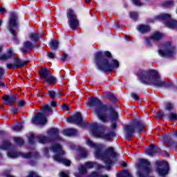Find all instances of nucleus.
Segmentation results:
<instances>
[{"label":"nucleus","instance_id":"ea45409f","mask_svg":"<svg viewBox=\"0 0 177 177\" xmlns=\"http://www.w3.org/2000/svg\"><path fill=\"white\" fill-rule=\"evenodd\" d=\"M6 67L8 70H15L16 68V66H15V64H6Z\"/></svg>","mask_w":177,"mask_h":177},{"label":"nucleus","instance_id":"c9c22d12","mask_svg":"<svg viewBox=\"0 0 177 177\" xmlns=\"http://www.w3.org/2000/svg\"><path fill=\"white\" fill-rule=\"evenodd\" d=\"M89 177H109L106 174H103V175H99L96 172H93L91 173V174L89 176Z\"/></svg>","mask_w":177,"mask_h":177},{"label":"nucleus","instance_id":"4be33fe9","mask_svg":"<svg viewBox=\"0 0 177 177\" xmlns=\"http://www.w3.org/2000/svg\"><path fill=\"white\" fill-rule=\"evenodd\" d=\"M13 56V52L12 50H8L6 53L0 55V60L2 62H6L9 59H12Z\"/></svg>","mask_w":177,"mask_h":177},{"label":"nucleus","instance_id":"6ab92c4d","mask_svg":"<svg viewBox=\"0 0 177 177\" xmlns=\"http://www.w3.org/2000/svg\"><path fill=\"white\" fill-rule=\"evenodd\" d=\"M28 38L32 42H37L41 38V35L31 32L28 34Z\"/></svg>","mask_w":177,"mask_h":177},{"label":"nucleus","instance_id":"4c0bfd02","mask_svg":"<svg viewBox=\"0 0 177 177\" xmlns=\"http://www.w3.org/2000/svg\"><path fill=\"white\" fill-rule=\"evenodd\" d=\"M15 143H17V145H21L24 143V140H23L20 138H15Z\"/></svg>","mask_w":177,"mask_h":177},{"label":"nucleus","instance_id":"3c124183","mask_svg":"<svg viewBox=\"0 0 177 177\" xmlns=\"http://www.w3.org/2000/svg\"><path fill=\"white\" fill-rule=\"evenodd\" d=\"M3 74H5V71H3V68H0V80L3 77Z\"/></svg>","mask_w":177,"mask_h":177},{"label":"nucleus","instance_id":"052dcab7","mask_svg":"<svg viewBox=\"0 0 177 177\" xmlns=\"http://www.w3.org/2000/svg\"><path fill=\"white\" fill-rule=\"evenodd\" d=\"M87 156H88V153H86V152L83 153L82 154V157H84V158L86 157Z\"/></svg>","mask_w":177,"mask_h":177},{"label":"nucleus","instance_id":"2f4dec72","mask_svg":"<svg viewBox=\"0 0 177 177\" xmlns=\"http://www.w3.org/2000/svg\"><path fill=\"white\" fill-rule=\"evenodd\" d=\"M8 157H10V158H17V157H19V154L15 151H10L7 153Z\"/></svg>","mask_w":177,"mask_h":177},{"label":"nucleus","instance_id":"e2e57ef3","mask_svg":"<svg viewBox=\"0 0 177 177\" xmlns=\"http://www.w3.org/2000/svg\"><path fill=\"white\" fill-rule=\"evenodd\" d=\"M3 86H5V84L3 82H0V87L3 88Z\"/></svg>","mask_w":177,"mask_h":177},{"label":"nucleus","instance_id":"b1692460","mask_svg":"<svg viewBox=\"0 0 177 177\" xmlns=\"http://www.w3.org/2000/svg\"><path fill=\"white\" fill-rule=\"evenodd\" d=\"M76 133H77V131L75 129H67L63 131L64 136H71L72 135H76Z\"/></svg>","mask_w":177,"mask_h":177},{"label":"nucleus","instance_id":"5fc2aeb1","mask_svg":"<svg viewBox=\"0 0 177 177\" xmlns=\"http://www.w3.org/2000/svg\"><path fill=\"white\" fill-rule=\"evenodd\" d=\"M104 55H105V56H107V57H110L111 56V53L106 51L104 53Z\"/></svg>","mask_w":177,"mask_h":177},{"label":"nucleus","instance_id":"f257e3e1","mask_svg":"<svg viewBox=\"0 0 177 177\" xmlns=\"http://www.w3.org/2000/svg\"><path fill=\"white\" fill-rule=\"evenodd\" d=\"M87 106L94 107L93 113L97 115L98 120L102 122H108L111 121V128H117V121L118 120V113L113 108L107 109V105L103 104L99 99L96 97L91 98L86 102Z\"/></svg>","mask_w":177,"mask_h":177},{"label":"nucleus","instance_id":"dca6fc26","mask_svg":"<svg viewBox=\"0 0 177 177\" xmlns=\"http://www.w3.org/2000/svg\"><path fill=\"white\" fill-rule=\"evenodd\" d=\"M160 151V148L157 146H154L153 145H151L149 148L145 149V153L147 156H153V154H156Z\"/></svg>","mask_w":177,"mask_h":177},{"label":"nucleus","instance_id":"13d9d810","mask_svg":"<svg viewBox=\"0 0 177 177\" xmlns=\"http://www.w3.org/2000/svg\"><path fill=\"white\" fill-rule=\"evenodd\" d=\"M51 106L52 107H56L57 106V103L55 101L51 102Z\"/></svg>","mask_w":177,"mask_h":177},{"label":"nucleus","instance_id":"774afa93","mask_svg":"<svg viewBox=\"0 0 177 177\" xmlns=\"http://www.w3.org/2000/svg\"><path fill=\"white\" fill-rule=\"evenodd\" d=\"M174 136H176V138H177V131H176V132L174 133Z\"/></svg>","mask_w":177,"mask_h":177},{"label":"nucleus","instance_id":"bf43d9fd","mask_svg":"<svg viewBox=\"0 0 177 177\" xmlns=\"http://www.w3.org/2000/svg\"><path fill=\"white\" fill-rule=\"evenodd\" d=\"M158 117L159 118H164V113H158Z\"/></svg>","mask_w":177,"mask_h":177},{"label":"nucleus","instance_id":"473e14b6","mask_svg":"<svg viewBox=\"0 0 177 177\" xmlns=\"http://www.w3.org/2000/svg\"><path fill=\"white\" fill-rule=\"evenodd\" d=\"M9 146H10V142L9 141H5L3 144L0 147V149H1V150H6Z\"/></svg>","mask_w":177,"mask_h":177},{"label":"nucleus","instance_id":"49530a36","mask_svg":"<svg viewBox=\"0 0 177 177\" xmlns=\"http://www.w3.org/2000/svg\"><path fill=\"white\" fill-rule=\"evenodd\" d=\"M56 55H55V53H48V57H49V59H55Z\"/></svg>","mask_w":177,"mask_h":177},{"label":"nucleus","instance_id":"c03bdc74","mask_svg":"<svg viewBox=\"0 0 177 177\" xmlns=\"http://www.w3.org/2000/svg\"><path fill=\"white\" fill-rule=\"evenodd\" d=\"M131 97H133L134 99V100H138L139 95L137 93H131Z\"/></svg>","mask_w":177,"mask_h":177},{"label":"nucleus","instance_id":"c756f323","mask_svg":"<svg viewBox=\"0 0 177 177\" xmlns=\"http://www.w3.org/2000/svg\"><path fill=\"white\" fill-rule=\"evenodd\" d=\"M48 135H50V136H56V135L59 133V129L53 128L50 129L48 131Z\"/></svg>","mask_w":177,"mask_h":177},{"label":"nucleus","instance_id":"f704fd0d","mask_svg":"<svg viewBox=\"0 0 177 177\" xmlns=\"http://www.w3.org/2000/svg\"><path fill=\"white\" fill-rule=\"evenodd\" d=\"M19 109H23L26 106V102L24 100H19L17 102Z\"/></svg>","mask_w":177,"mask_h":177},{"label":"nucleus","instance_id":"864d4df0","mask_svg":"<svg viewBox=\"0 0 177 177\" xmlns=\"http://www.w3.org/2000/svg\"><path fill=\"white\" fill-rule=\"evenodd\" d=\"M12 114H16V113H19V109L13 108L12 109Z\"/></svg>","mask_w":177,"mask_h":177},{"label":"nucleus","instance_id":"0e129e2a","mask_svg":"<svg viewBox=\"0 0 177 177\" xmlns=\"http://www.w3.org/2000/svg\"><path fill=\"white\" fill-rule=\"evenodd\" d=\"M109 99H113V95L110 94V95H109Z\"/></svg>","mask_w":177,"mask_h":177},{"label":"nucleus","instance_id":"a878e982","mask_svg":"<svg viewBox=\"0 0 177 177\" xmlns=\"http://www.w3.org/2000/svg\"><path fill=\"white\" fill-rule=\"evenodd\" d=\"M165 24L169 28H177V21L171 19L167 21Z\"/></svg>","mask_w":177,"mask_h":177},{"label":"nucleus","instance_id":"a18cd8bd","mask_svg":"<svg viewBox=\"0 0 177 177\" xmlns=\"http://www.w3.org/2000/svg\"><path fill=\"white\" fill-rule=\"evenodd\" d=\"M14 129H15V131H20L21 129H23V125L22 124H18V125L15 127Z\"/></svg>","mask_w":177,"mask_h":177},{"label":"nucleus","instance_id":"6e6552de","mask_svg":"<svg viewBox=\"0 0 177 177\" xmlns=\"http://www.w3.org/2000/svg\"><path fill=\"white\" fill-rule=\"evenodd\" d=\"M106 127H100L99 124H94L93 125L92 133L95 138H101L105 140H110L111 136L109 133H105Z\"/></svg>","mask_w":177,"mask_h":177},{"label":"nucleus","instance_id":"e433bc0d","mask_svg":"<svg viewBox=\"0 0 177 177\" xmlns=\"http://www.w3.org/2000/svg\"><path fill=\"white\" fill-rule=\"evenodd\" d=\"M165 110H168L169 111L174 110V104H171V102L167 103L165 106Z\"/></svg>","mask_w":177,"mask_h":177},{"label":"nucleus","instance_id":"58836bf2","mask_svg":"<svg viewBox=\"0 0 177 177\" xmlns=\"http://www.w3.org/2000/svg\"><path fill=\"white\" fill-rule=\"evenodd\" d=\"M26 177H39L38 174L35 173L34 171H30Z\"/></svg>","mask_w":177,"mask_h":177},{"label":"nucleus","instance_id":"ddd939ff","mask_svg":"<svg viewBox=\"0 0 177 177\" xmlns=\"http://www.w3.org/2000/svg\"><path fill=\"white\" fill-rule=\"evenodd\" d=\"M17 27V14L12 12L10 20L8 29L12 35H16V28Z\"/></svg>","mask_w":177,"mask_h":177},{"label":"nucleus","instance_id":"69168bd1","mask_svg":"<svg viewBox=\"0 0 177 177\" xmlns=\"http://www.w3.org/2000/svg\"><path fill=\"white\" fill-rule=\"evenodd\" d=\"M85 2H86L87 3H89V2H91V0H84Z\"/></svg>","mask_w":177,"mask_h":177},{"label":"nucleus","instance_id":"338daca9","mask_svg":"<svg viewBox=\"0 0 177 177\" xmlns=\"http://www.w3.org/2000/svg\"><path fill=\"white\" fill-rule=\"evenodd\" d=\"M125 39L129 40V36H125Z\"/></svg>","mask_w":177,"mask_h":177},{"label":"nucleus","instance_id":"09e8293b","mask_svg":"<svg viewBox=\"0 0 177 177\" xmlns=\"http://www.w3.org/2000/svg\"><path fill=\"white\" fill-rule=\"evenodd\" d=\"M21 156L24 157V158H30V157H31V153H23L21 154Z\"/></svg>","mask_w":177,"mask_h":177},{"label":"nucleus","instance_id":"1a4fd4ad","mask_svg":"<svg viewBox=\"0 0 177 177\" xmlns=\"http://www.w3.org/2000/svg\"><path fill=\"white\" fill-rule=\"evenodd\" d=\"M41 110L42 113H39L36 116L32 118V122L34 124H44L48 122L45 114H46V113H49V111H52V109L50 108V106H49V105H45L42 107Z\"/></svg>","mask_w":177,"mask_h":177},{"label":"nucleus","instance_id":"de8ad7c7","mask_svg":"<svg viewBox=\"0 0 177 177\" xmlns=\"http://www.w3.org/2000/svg\"><path fill=\"white\" fill-rule=\"evenodd\" d=\"M68 109H70V106H68L66 104H64L62 105V110H64V111H67V110H68Z\"/></svg>","mask_w":177,"mask_h":177},{"label":"nucleus","instance_id":"7ed1b4c3","mask_svg":"<svg viewBox=\"0 0 177 177\" xmlns=\"http://www.w3.org/2000/svg\"><path fill=\"white\" fill-rule=\"evenodd\" d=\"M139 77L142 82L145 84H150L157 88H162L165 85L164 80H161L160 74L157 71H149L148 72H141Z\"/></svg>","mask_w":177,"mask_h":177},{"label":"nucleus","instance_id":"4468645a","mask_svg":"<svg viewBox=\"0 0 177 177\" xmlns=\"http://www.w3.org/2000/svg\"><path fill=\"white\" fill-rule=\"evenodd\" d=\"M67 121L68 122L76 124V125H80V127H82V125L85 124L84 121H82V115L80 113H76L72 118H68Z\"/></svg>","mask_w":177,"mask_h":177},{"label":"nucleus","instance_id":"37998d69","mask_svg":"<svg viewBox=\"0 0 177 177\" xmlns=\"http://www.w3.org/2000/svg\"><path fill=\"white\" fill-rule=\"evenodd\" d=\"M130 17H131V19H138V12H131L130 13Z\"/></svg>","mask_w":177,"mask_h":177},{"label":"nucleus","instance_id":"603ef678","mask_svg":"<svg viewBox=\"0 0 177 177\" xmlns=\"http://www.w3.org/2000/svg\"><path fill=\"white\" fill-rule=\"evenodd\" d=\"M59 177H68V175H67L66 173L62 171V172H59Z\"/></svg>","mask_w":177,"mask_h":177},{"label":"nucleus","instance_id":"cd10ccee","mask_svg":"<svg viewBox=\"0 0 177 177\" xmlns=\"http://www.w3.org/2000/svg\"><path fill=\"white\" fill-rule=\"evenodd\" d=\"M151 38L153 41H160V39L162 38V34H161L160 32H156L151 35Z\"/></svg>","mask_w":177,"mask_h":177},{"label":"nucleus","instance_id":"680f3d73","mask_svg":"<svg viewBox=\"0 0 177 177\" xmlns=\"http://www.w3.org/2000/svg\"><path fill=\"white\" fill-rule=\"evenodd\" d=\"M48 152H49V149H48V148H46V149H44V153H45V154H48Z\"/></svg>","mask_w":177,"mask_h":177},{"label":"nucleus","instance_id":"0eeeda50","mask_svg":"<svg viewBox=\"0 0 177 177\" xmlns=\"http://www.w3.org/2000/svg\"><path fill=\"white\" fill-rule=\"evenodd\" d=\"M51 150L55 153H57L54 156V160L59 162L61 164H64L66 167H69L71 165V161L67 159L63 158L62 156L64 154V151L62 149V147L57 144L54 145L51 147Z\"/></svg>","mask_w":177,"mask_h":177},{"label":"nucleus","instance_id":"423d86ee","mask_svg":"<svg viewBox=\"0 0 177 177\" xmlns=\"http://www.w3.org/2000/svg\"><path fill=\"white\" fill-rule=\"evenodd\" d=\"M145 127V124H142L139 121H134L132 124L126 126L124 131L129 138H132V136H135V133L144 132Z\"/></svg>","mask_w":177,"mask_h":177},{"label":"nucleus","instance_id":"9d476101","mask_svg":"<svg viewBox=\"0 0 177 177\" xmlns=\"http://www.w3.org/2000/svg\"><path fill=\"white\" fill-rule=\"evenodd\" d=\"M66 16L68 19V24L72 30H77L78 27V19H77V15L73 9H68L66 12Z\"/></svg>","mask_w":177,"mask_h":177},{"label":"nucleus","instance_id":"5701e85b","mask_svg":"<svg viewBox=\"0 0 177 177\" xmlns=\"http://www.w3.org/2000/svg\"><path fill=\"white\" fill-rule=\"evenodd\" d=\"M48 95L50 97H51L53 99H56V97H60L62 96V93H60V91L57 90L56 91L53 90H50L48 91Z\"/></svg>","mask_w":177,"mask_h":177},{"label":"nucleus","instance_id":"f8f14e48","mask_svg":"<svg viewBox=\"0 0 177 177\" xmlns=\"http://www.w3.org/2000/svg\"><path fill=\"white\" fill-rule=\"evenodd\" d=\"M175 53V48H171V43L167 42L164 45V49L158 50L161 57H171Z\"/></svg>","mask_w":177,"mask_h":177},{"label":"nucleus","instance_id":"4d7b16f0","mask_svg":"<svg viewBox=\"0 0 177 177\" xmlns=\"http://www.w3.org/2000/svg\"><path fill=\"white\" fill-rule=\"evenodd\" d=\"M6 12V10H5L4 8L0 6V13H5Z\"/></svg>","mask_w":177,"mask_h":177},{"label":"nucleus","instance_id":"393cba45","mask_svg":"<svg viewBox=\"0 0 177 177\" xmlns=\"http://www.w3.org/2000/svg\"><path fill=\"white\" fill-rule=\"evenodd\" d=\"M156 172L160 176H164V175H167L168 174V169L163 168L161 166H159L156 169Z\"/></svg>","mask_w":177,"mask_h":177},{"label":"nucleus","instance_id":"6e6d98bb","mask_svg":"<svg viewBox=\"0 0 177 177\" xmlns=\"http://www.w3.org/2000/svg\"><path fill=\"white\" fill-rule=\"evenodd\" d=\"M66 59H67V55L66 54H64L62 57L61 58V60L62 62H66Z\"/></svg>","mask_w":177,"mask_h":177},{"label":"nucleus","instance_id":"f3484780","mask_svg":"<svg viewBox=\"0 0 177 177\" xmlns=\"http://www.w3.org/2000/svg\"><path fill=\"white\" fill-rule=\"evenodd\" d=\"M4 104H9V106H12L13 103L16 102V95H6L3 97Z\"/></svg>","mask_w":177,"mask_h":177},{"label":"nucleus","instance_id":"bb28decb","mask_svg":"<svg viewBox=\"0 0 177 177\" xmlns=\"http://www.w3.org/2000/svg\"><path fill=\"white\" fill-rule=\"evenodd\" d=\"M156 19L157 20H169V19H171V15L167 13H162L158 15Z\"/></svg>","mask_w":177,"mask_h":177},{"label":"nucleus","instance_id":"8fccbe9b","mask_svg":"<svg viewBox=\"0 0 177 177\" xmlns=\"http://www.w3.org/2000/svg\"><path fill=\"white\" fill-rule=\"evenodd\" d=\"M29 142L32 145V143H34V136L32 135L29 137L28 138Z\"/></svg>","mask_w":177,"mask_h":177},{"label":"nucleus","instance_id":"72a5a7b5","mask_svg":"<svg viewBox=\"0 0 177 177\" xmlns=\"http://www.w3.org/2000/svg\"><path fill=\"white\" fill-rule=\"evenodd\" d=\"M169 118L170 121H175L177 120V114L175 113H171L169 115Z\"/></svg>","mask_w":177,"mask_h":177},{"label":"nucleus","instance_id":"a211bd4d","mask_svg":"<svg viewBox=\"0 0 177 177\" xmlns=\"http://www.w3.org/2000/svg\"><path fill=\"white\" fill-rule=\"evenodd\" d=\"M28 64V61H22L19 59H14V66L15 68H23V67L27 66Z\"/></svg>","mask_w":177,"mask_h":177},{"label":"nucleus","instance_id":"f03ea898","mask_svg":"<svg viewBox=\"0 0 177 177\" xmlns=\"http://www.w3.org/2000/svg\"><path fill=\"white\" fill-rule=\"evenodd\" d=\"M86 145L91 149H95L94 156L97 160H102L108 165L113 164V158H115L118 156L113 147H109L103 152L102 150L104 149L103 145L95 144L91 140H86Z\"/></svg>","mask_w":177,"mask_h":177},{"label":"nucleus","instance_id":"39448f33","mask_svg":"<svg viewBox=\"0 0 177 177\" xmlns=\"http://www.w3.org/2000/svg\"><path fill=\"white\" fill-rule=\"evenodd\" d=\"M150 162L145 159H141L138 165V171L136 175L138 177H147V175L151 172V169L149 167ZM125 177H132V174L127 173Z\"/></svg>","mask_w":177,"mask_h":177},{"label":"nucleus","instance_id":"c85d7f7f","mask_svg":"<svg viewBox=\"0 0 177 177\" xmlns=\"http://www.w3.org/2000/svg\"><path fill=\"white\" fill-rule=\"evenodd\" d=\"M50 48L52 50H56L59 48V41L54 40L50 43Z\"/></svg>","mask_w":177,"mask_h":177},{"label":"nucleus","instance_id":"79ce46f5","mask_svg":"<svg viewBox=\"0 0 177 177\" xmlns=\"http://www.w3.org/2000/svg\"><path fill=\"white\" fill-rule=\"evenodd\" d=\"M133 2L136 6H142L143 5L140 0H133Z\"/></svg>","mask_w":177,"mask_h":177},{"label":"nucleus","instance_id":"412c9836","mask_svg":"<svg viewBox=\"0 0 177 177\" xmlns=\"http://www.w3.org/2000/svg\"><path fill=\"white\" fill-rule=\"evenodd\" d=\"M24 47L25 48H22L21 52L24 55H26L28 52V49H32L34 48V45L31 41H28L24 43Z\"/></svg>","mask_w":177,"mask_h":177},{"label":"nucleus","instance_id":"7c9ffc66","mask_svg":"<svg viewBox=\"0 0 177 177\" xmlns=\"http://www.w3.org/2000/svg\"><path fill=\"white\" fill-rule=\"evenodd\" d=\"M49 142V139L44 136H39V143H46Z\"/></svg>","mask_w":177,"mask_h":177},{"label":"nucleus","instance_id":"9b49d317","mask_svg":"<svg viewBox=\"0 0 177 177\" xmlns=\"http://www.w3.org/2000/svg\"><path fill=\"white\" fill-rule=\"evenodd\" d=\"M40 75L41 78H44V82H46L48 85H55L57 82V80L50 74L48 68H41Z\"/></svg>","mask_w":177,"mask_h":177},{"label":"nucleus","instance_id":"aec40b11","mask_svg":"<svg viewBox=\"0 0 177 177\" xmlns=\"http://www.w3.org/2000/svg\"><path fill=\"white\" fill-rule=\"evenodd\" d=\"M137 30L138 32L145 34V32H149L150 31V26L149 25L141 24L137 26Z\"/></svg>","mask_w":177,"mask_h":177},{"label":"nucleus","instance_id":"20e7f679","mask_svg":"<svg viewBox=\"0 0 177 177\" xmlns=\"http://www.w3.org/2000/svg\"><path fill=\"white\" fill-rule=\"evenodd\" d=\"M97 67L102 71H113L120 67V63L117 59H112L109 63V59H103V53L98 52L95 55Z\"/></svg>","mask_w":177,"mask_h":177},{"label":"nucleus","instance_id":"a19ab883","mask_svg":"<svg viewBox=\"0 0 177 177\" xmlns=\"http://www.w3.org/2000/svg\"><path fill=\"white\" fill-rule=\"evenodd\" d=\"M164 6H165L166 8H169L170 6H172V5H174V1H165L163 3Z\"/></svg>","mask_w":177,"mask_h":177},{"label":"nucleus","instance_id":"2eb2a0df","mask_svg":"<svg viewBox=\"0 0 177 177\" xmlns=\"http://www.w3.org/2000/svg\"><path fill=\"white\" fill-rule=\"evenodd\" d=\"M95 167V162H86L84 165H80L79 167V172L81 174V175H84V174H86V168L88 169H91V168H93Z\"/></svg>","mask_w":177,"mask_h":177}]
</instances>
